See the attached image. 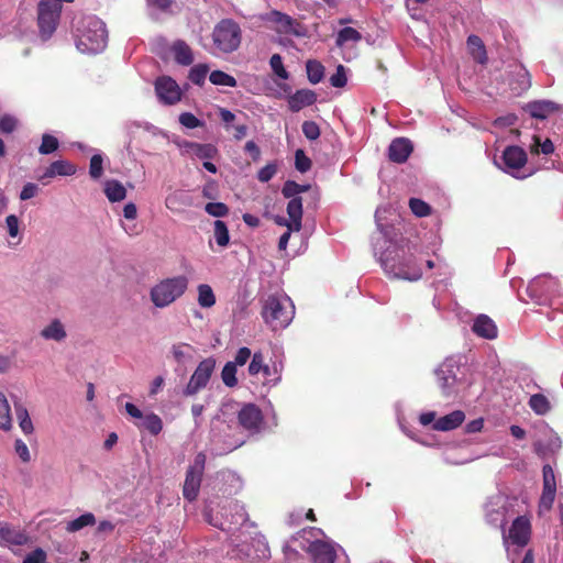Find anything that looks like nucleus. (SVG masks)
<instances>
[{
	"instance_id": "nucleus-64",
	"label": "nucleus",
	"mask_w": 563,
	"mask_h": 563,
	"mask_svg": "<svg viewBox=\"0 0 563 563\" xmlns=\"http://www.w3.org/2000/svg\"><path fill=\"white\" fill-rule=\"evenodd\" d=\"M244 150H245V152L251 154V156L254 161L258 159V157L261 155V150L254 141H247Z\"/></svg>"
},
{
	"instance_id": "nucleus-53",
	"label": "nucleus",
	"mask_w": 563,
	"mask_h": 563,
	"mask_svg": "<svg viewBox=\"0 0 563 563\" xmlns=\"http://www.w3.org/2000/svg\"><path fill=\"white\" fill-rule=\"evenodd\" d=\"M543 488L556 489L555 474L550 464H545L542 468Z\"/></svg>"
},
{
	"instance_id": "nucleus-2",
	"label": "nucleus",
	"mask_w": 563,
	"mask_h": 563,
	"mask_svg": "<svg viewBox=\"0 0 563 563\" xmlns=\"http://www.w3.org/2000/svg\"><path fill=\"white\" fill-rule=\"evenodd\" d=\"M187 287L188 278L186 276L163 279L151 289V300L155 307L165 308L181 297Z\"/></svg>"
},
{
	"instance_id": "nucleus-48",
	"label": "nucleus",
	"mask_w": 563,
	"mask_h": 563,
	"mask_svg": "<svg viewBox=\"0 0 563 563\" xmlns=\"http://www.w3.org/2000/svg\"><path fill=\"white\" fill-rule=\"evenodd\" d=\"M269 65L273 69V71L282 79H288L289 74L285 69L283 64V58L279 54H274L269 59Z\"/></svg>"
},
{
	"instance_id": "nucleus-51",
	"label": "nucleus",
	"mask_w": 563,
	"mask_h": 563,
	"mask_svg": "<svg viewBox=\"0 0 563 563\" xmlns=\"http://www.w3.org/2000/svg\"><path fill=\"white\" fill-rule=\"evenodd\" d=\"M302 133L309 141H316L320 136V128L314 121H305L302 123Z\"/></svg>"
},
{
	"instance_id": "nucleus-55",
	"label": "nucleus",
	"mask_w": 563,
	"mask_h": 563,
	"mask_svg": "<svg viewBox=\"0 0 563 563\" xmlns=\"http://www.w3.org/2000/svg\"><path fill=\"white\" fill-rule=\"evenodd\" d=\"M277 173V166L275 164H267L262 167L257 173V179L261 183L269 181Z\"/></svg>"
},
{
	"instance_id": "nucleus-28",
	"label": "nucleus",
	"mask_w": 563,
	"mask_h": 563,
	"mask_svg": "<svg viewBox=\"0 0 563 563\" xmlns=\"http://www.w3.org/2000/svg\"><path fill=\"white\" fill-rule=\"evenodd\" d=\"M41 335L46 340L63 341L66 338V331L63 323L55 319L41 331Z\"/></svg>"
},
{
	"instance_id": "nucleus-27",
	"label": "nucleus",
	"mask_w": 563,
	"mask_h": 563,
	"mask_svg": "<svg viewBox=\"0 0 563 563\" xmlns=\"http://www.w3.org/2000/svg\"><path fill=\"white\" fill-rule=\"evenodd\" d=\"M467 48L472 57L479 64L487 62V53L482 38L477 35H470L467 37Z\"/></svg>"
},
{
	"instance_id": "nucleus-56",
	"label": "nucleus",
	"mask_w": 563,
	"mask_h": 563,
	"mask_svg": "<svg viewBox=\"0 0 563 563\" xmlns=\"http://www.w3.org/2000/svg\"><path fill=\"white\" fill-rule=\"evenodd\" d=\"M179 122L181 125L188 129H196L202 125V122L190 112H184L179 115Z\"/></svg>"
},
{
	"instance_id": "nucleus-11",
	"label": "nucleus",
	"mask_w": 563,
	"mask_h": 563,
	"mask_svg": "<svg viewBox=\"0 0 563 563\" xmlns=\"http://www.w3.org/2000/svg\"><path fill=\"white\" fill-rule=\"evenodd\" d=\"M262 410L254 404H245L238 413L240 426L251 432H257L263 423Z\"/></svg>"
},
{
	"instance_id": "nucleus-49",
	"label": "nucleus",
	"mask_w": 563,
	"mask_h": 563,
	"mask_svg": "<svg viewBox=\"0 0 563 563\" xmlns=\"http://www.w3.org/2000/svg\"><path fill=\"white\" fill-rule=\"evenodd\" d=\"M102 156L100 154H95L90 158V165H89V175L93 179H99L102 175L103 167H102Z\"/></svg>"
},
{
	"instance_id": "nucleus-40",
	"label": "nucleus",
	"mask_w": 563,
	"mask_h": 563,
	"mask_svg": "<svg viewBox=\"0 0 563 563\" xmlns=\"http://www.w3.org/2000/svg\"><path fill=\"white\" fill-rule=\"evenodd\" d=\"M208 71V65L198 64L190 69L188 78L192 84L202 86L205 84Z\"/></svg>"
},
{
	"instance_id": "nucleus-14",
	"label": "nucleus",
	"mask_w": 563,
	"mask_h": 563,
	"mask_svg": "<svg viewBox=\"0 0 563 563\" xmlns=\"http://www.w3.org/2000/svg\"><path fill=\"white\" fill-rule=\"evenodd\" d=\"M29 541L27 534L20 528L12 527L8 522L0 521V545H24Z\"/></svg>"
},
{
	"instance_id": "nucleus-57",
	"label": "nucleus",
	"mask_w": 563,
	"mask_h": 563,
	"mask_svg": "<svg viewBox=\"0 0 563 563\" xmlns=\"http://www.w3.org/2000/svg\"><path fill=\"white\" fill-rule=\"evenodd\" d=\"M262 368H264V357L260 352L254 353L249 365L250 375H257L262 372Z\"/></svg>"
},
{
	"instance_id": "nucleus-59",
	"label": "nucleus",
	"mask_w": 563,
	"mask_h": 563,
	"mask_svg": "<svg viewBox=\"0 0 563 563\" xmlns=\"http://www.w3.org/2000/svg\"><path fill=\"white\" fill-rule=\"evenodd\" d=\"M15 452L16 454L20 456V459L23 461V462H29L31 460V455H30V452H29V448L27 445L20 439H18L15 441Z\"/></svg>"
},
{
	"instance_id": "nucleus-41",
	"label": "nucleus",
	"mask_w": 563,
	"mask_h": 563,
	"mask_svg": "<svg viewBox=\"0 0 563 563\" xmlns=\"http://www.w3.org/2000/svg\"><path fill=\"white\" fill-rule=\"evenodd\" d=\"M59 146V142L57 137L51 134H43L42 135V143L38 146V153L42 155H48L53 152H55Z\"/></svg>"
},
{
	"instance_id": "nucleus-61",
	"label": "nucleus",
	"mask_w": 563,
	"mask_h": 563,
	"mask_svg": "<svg viewBox=\"0 0 563 563\" xmlns=\"http://www.w3.org/2000/svg\"><path fill=\"white\" fill-rule=\"evenodd\" d=\"M9 235L15 238L19 233V219L14 214H10L5 219Z\"/></svg>"
},
{
	"instance_id": "nucleus-6",
	"label": "nucleus",
	"mask_w": 563,
	"mask_h": 563,
	"mask_svg": "<svg viewBox=\"0 0 563 563\" xmlns=\"http://www.w3.org/2000/svg\"><path fill=\"white\" fill-rule=\"evenodd\" d=\"M282 195L289 199L287 205V214L292 219V228L301 230L302 221V198L298 195V183L294 180H287L283 185Z\"/></svg>"
},
{
	"instance_id": "nucleus-13",
	"label": "nucleus",
	"mask_w": 563,
	"mask_h": 563,
	"mask_svg": "<svg viewBox=\"0 0 563 563\" xmlns=\"http://www.w3.org/2000/svg\"><path fill=\"white\" fill-rule=\"evenodd\" d=\"M531 537V523L526 516H519L509 529L508 538L518 547H525L529 543Z\"/></svg>"
},
{
	"instance_id": "nucleus-43",
	"label": "nucleus",
	"mask_w": 563,
	"mask_h": 563,
	"mask_svg": "<svg viewBox=\"0 0 563 563\" xmlns=\"http://www.w3.org/2000/svg\"><path fill=\"white\" fill-rule=\"evenodd\" d=\"M409 207H410L411 212L419 218L427 217V216L431 214L430 205H428L422 199L410 198Z\"/></svg>"
},
{
	"instance_id": "nucleus-16",
	"label": "nucleus",
	"mask_w": 563,
	"mask_h": 563,
	"mask_svg": "<svg viewBox=\"0 0 563 563\" xmlns=\"http://www.w3.org/2000/svg\"><path fill=\"white\" fill-rule=\"evenodd\" d=\"M308 552L311 554L314 563H334L336 560L334 548L321 540L313 541L309 545Z\"/></svg>"
},
{
	"instance_id": "nucleus-20",
	"label": "nucleus",
	"mask_w": 563,
	"mask_h": 563,
	"mask_svg": "<svg viewBox=\"0 0 563 563\" xmlns=\"http://www.w3.org/2000/svg\"><path fill=\"white\" fill-rule=\"evenodd\" d=\"M317 101V93L310 89H300L288 99L289 109L298 112L305 107H309Z\"/></svg>"
},
{
	"instance_id": "nucleus-45",
	"label": "nucleus",
	"mask_w": 563,
	"mask_h": 563,
	"mask_svg": "<svg viewBox=\"0 0 563 563\" xmlns=\"http://www.w3.org/2000/svg\"><path fill=\"white\" fill-rule=\"evenodd\" d=\"M143 427L151 434L157 435L163 429V422H162V419L157 415L151 413L144 418Z\"/></svg>"
},
{
	"instance_id": "nucleus-58",
	"label": "nucleus",
	"mask_w": 563,
	"mask_h": 563,
	"mask_svg": "<svg viewBox=\"0 0 563 563\" xmlns=\"http://www.w3.org/2000/svg\"><path fill=\"white\" fill-rule=\"evenodd\" d=\"M46 553L43 549L37 548L26 555L23 563H45Z\"/></svg>"
},
{
	"instance_id": "nucleus-26",
	"label": "nucleus",
	"mask_w": 563,
	"mask_h": 563,
	"mask_svg": "<svg viewBox=\"0 0 563 563\" xmlns=\"http://www.w3.org/2000/svg\"><path fill=\"white\" fill-rule=\"evenodd\" d=\"M438 386L444 396H451L456 383V376L452 369H439L435 373Z\"/></svg>"
},
{
	"instance_id": "nucleus-30",
	"label": "nucleus",
	"mask_w": 563,
	"mask_h": 563,
	"mask_svg": "<svg viewBox=\"0 0 563 563\" xmlns=\"http://www.w3.org/2000/svg\"><path fill=\"white\" fill-rule=\"evenodd\" d=\"M14 410L16 419L19 420V426L22 429V431L25 434L32 433L34 428L32 420L29 416L27 409L20 401H14Z\"/></svg>"
},
{
	"instance_id": "nucleus-25",
	"label": "nucleus",
	"mask_w": 563,
	"mask_h": 563,
	"mask_svg": "<svg viewBox=\"0 0 563 563\" xmlns=\"http://www.w3.org/2000/svg\"><path fill=\"white\" fill-rule=\"evenodd\" d=\"M172 52L177 64L188 66L194 63L192 49L186 42L176 41L172 46Z\"/></svg>"
},
{
	"instance_id": "nucleus-18",
	"label": "nucleus",
	"mask_w": 563,
	"mask_h": 563,
	"mask_svg": "<svg viewBox=\"0 0 563 563\" xmlns=\"http://www.w3.org/2000/svg\"><path fill=\"white\" fill-rule=\"evenodd\" d=\"M523 109L532 118L544 120L550 114L558 112L560 110V106L553 101L538 100L529 102Z\"/></svg>"
},
{
	"instance_id": "nucleus-33",
	"label": "nucleus",
	"mask_w": 563,
	"mask_h": 563,
	"mask_svg": "<svg viewBox=\"0 0 563 563\" xmlns=\"http://www.w3.org/2000/svg\"><path fill=\"white\" fill-rule=\"evenodd\" d=\"M96 523V517L91 512H86L78 518L67 522L66 530L68 532H77L85 527L93 526Z\"/></svg>"
},
{
	"instance_id": "nucleus-34",
	"label": "nucleus",
	"mask_w": 563,
	"mask_h": 563,
	"mask_svg": "<svg viewBox=\"0 0 563 563\" xmlns=\"http://www.w3.org/2000/svg\"><path fill=\"white\" fill-rule=\"evenodd\" d=\"M362 34L354 27L345 26L338 32L335 44L341 47L347 42H360Z\"/></svg>"
},
{
	"instance_id": "nucleus-8",
	"label": "nucleus",
	"mask_w": 563,
	"mask_h": 563,
	"mask_svg": "<svg viewBox=\"0 0 563 563\" xmlns=\"http://www.w3.org/2000/svg\"><path fill=\"white\" fill-rule=\"evenodd\" d=\"M155 92L163 104L173 106L181 100L179 85L169 76H159L155 80Z\"/></svg>"
},
{
	"instance_id": "nucleus-24",
	"label": "nucleus",
	"mask_w": 563,
	"mask_h": 563,
	"mask_svg": "<svg viewBox=\"0 0 563 563\" xmlns=\"http://www.w3.org/2000/svg\"><path fill=\"white\" fill-rule=\"evenodd\" d=\"M185 148L199 159H212L218 155V148L209 143L186 142Z\"/></svg>"
},
{
	"instance_id": "nucleus-5",
	"label": "nucleus",
	"mask_w": 563,
	"mask_h": 563,
	"mask_svg": "<svg viewBox=\"0 0 563 563\" xmlns=\"http://www.w3.org/2000/svg\"><path fill=\"white\" fill-rule=\"evenodd\" d=\"M108 32L106 25L98 19L89 21L87 30L80 37V43L86 46L89 52L98 53L107 46Z\"/></svg>"
},
{
	"instance_id": "nucleus-29",
	"label": "nucleus",
	"mask_w": 563,
	"mask_h": 563,
	"mask_svg": "<svg viewBox=\"0 0 563 563\" xmlns=\"http://www.w3.org/2000/svg\"><path fill=\"white\" fill-rule=\"evenodd\" d=\"M104 194L111 202H118L125 198L126 190L120 181L112 179L106 181Z\"/></svg>"
},
{
	"instance_id": "nucleus-63",
	"label": "nucleus",
	"mask_w": 563,
	"mask_h": 563,
	"mask_svg": "<svg viewBox=\"0 0 563 563\" xmlns=\"http://www.w3.org/2000/svg\"><path fill=\"white\" fill-rule=\"evenodd\" d=\"M483 427H484V420L482 418L475 419V420L470 421L465 426V432L466 433H476V432H479L483 429Z\"/></svg>"
},
{
	"instance_id": "nucleus-23",
	"label": "nucleus",
	"mask_w": 563,
	"mask_h": 563,
	"mask_svg": "<svg viewBox=\"0 0 563 563\" xmlns=\"http://www.w3.org/2000/svg\"><path fill=\"white\" fill-rule=\"evenodd\" d=\"M76 173V166L68 161L58 159L53 162L38 178L44 183L46 178H53L55 176H71Z\"/></svg>"
},
{
	"instance_id": "nucleus-47",
	"label": "nucleus",
	"mask_w": 563,
	"mask_h": 563,
	"mask_svg": "<svg viewBox=\"0 0 563 563\" xmlns=\"http://www.w3.org/2000/svg\"><path fill=\"white\" fill-rule=\"evenodd\" d=\"M534 147L531 148V153L539 154L540 152L549 155L554 152V145L550 139H547L544 142H541V139L538 135L533 136Z\"/></svg>"
},
{
	"instance_id": "nucleus-50",
	"label": "nucleus",
	"mask_w": 563,
	"mask_h": 563,
	"mask_svg": "<svg viewBox=\"0 0 563 563\" xmlns=\"http://www.w3.org/2000/svg\"><path fill=\"white\" fill-rule=\"evenodd\" d=\"M295 166L300 173H306L311 168V159L302 150H297L295 153Z\"/></svg>"
},
{
	"instance_id": "nucleus-52",
	"label": "nucleus",
	"mask_w": 563,
	"mask_h": 563,
	"mask_svg": "<svg viewBox=\"0 0 563 563\" xmlns=\"http://www.w3.org/2000/svg\"><path fill=\"white\" fill-rule=\"evenodd\" d=\"M18 126V120L11 114L0 117V132L4 134L12 133Z\"/></svg>"
},
{
	"instance_id": "nucleus-19",
	"label": "nucleus",
	"mask_w": 563,
	"mask_h": 563,
	"mask_svg": "<svg viewBox=\"0 0 563 563\" xmlns=\"http://www.w3.org/2000/svg\"><path fill=\"white\" fill-rule=\"evenodd\" d=\"M201 478L202 474L196 472V467H188L183 486V495L188 501H194L197 499Z\"/></svg>"
},
{
	"instance_id": "nucleus-9",
	"label": "nucleus",
	"mask_w": 563,
	"mask_h": 563,
	"mask_svg": "<svg viewBox=\"0 0 563 563\" xmlns=\"http://www.w3.org/2000/svg\"><path fill=\"white\" fill-rule=\"evenodd\" d=\"M266 20L275 24V30L279 34H290L295 36L303 35L302 24L286 13L272 10L269 13H267Z\"/></svg>"
},
{
	"instance_id": "nucleus-37",
	"label": "nucleus",
	"mask_w": 563,
	"mask_h": 563,
	"mask_svg": "<svg viewBox=\"0 0 563 563\" xmlns=\"http://www.w3.org/2000/svg\"><path fill=\"white\" fill-rule=\"evenodd\" d=\"M213 235L219 246L225 247L230 242L229 229L222 220H216L213 224Z\"/></svg>"
},
{
	"instance_id": "nucleus-62",
	"label": "nucleus",
	"mask_w": 563,
	"mask_h": 563,
	"mask_svg": "<svg viewBox=\"0 0 563 563\" xmlns=\"http://www.w3.org/2000/svg\"><path fill=\"white\" fill-rule=\"evenodd\" d=\"M251 357V350L249 347H240L239 351L236 352L235 354V358H234V364L235 366L240 365H244L247 360Z\"/></svg>"
},
{
	"instance_id": "nucleus-1",
	"label": "nucleus",
	"mask_w": 563,
	"mask_h": 563,
	"mask_svg": "<svg viewBox=\"0 0 563 563\" xmlns=\"http://www.w3.org/2000/svg\"><path fill=\"white\" fill-rule=\"evenodd\" d=\"M294 313V306L289 299L276 296H268L261 311L264 322L273 331L286 328L292 320Z\"/></svg>"
},
{
	"instance_id": "nucleus-12",
	"label": "nucleus",
	"mask_w": 563,
	"mask_h": 563,
	"mask_svg": "<svg viewBox=\"0 0 563 563\" xmlns=\"http://www.w3.org/2000/svg\"><path fill=\"white\" fill-rule=\"evenodd\" d=\"M390 267L395 272V276L408 279V280H418L422 276V271L416 262L413 254H404L401 260L398 263H394Z\"/></svg>"
},
{
	"instance_id": "nucleus-4",
	"label": "nucleus",
	"mask_w": 563,
	"mask_h": 563,
	"mask_svg": "<svg viewBox=\"0 0 563 563\" xmlns=\"http://www.w3.org/2000/svg\"><path fill=\"white\" fill-rule=\"evenodd\" d=\"M59 8L56 0H41L37 5V25L43 40L49 38L55 32L59 18Z\"/></svg>"
},
{
	"instance_id": "nucleus-36",
	"label": "nucleus",
	"mask_w": 563,
	"mask_h": 563,
	"mask_svg": "<svg viewBox=\"0 0 563 563\" xmlns=\"http://www.w3.org/2000/svg\"><path fill=\"white\" fill-rule=\"evenodd\" d=\"M198 303L202 308H211L216 305V296L209 285L201 284L198 286Z\"/></svg>"
},
{
	"instance_id": "nucleus-60",
	"label": "nucleus",
	"mask_w": 563,
	"mask_h": 563,
	"mask_svg": "<svg viewBox=\"0 0 563 563\" xmlns=\"http://www.w3.org/2000/svg\"><path fill=\"white\" fill-rule=\"evenodd\" d=\"M37 186L33 183H27L23 186L21 192H20V199L21 200H29L33 198L37 194Z\"/></svg>"
},
{
	"instance_id": "nucleus-42",
	"label": "nucleus",
	"mask_w": 563,
	"mask_h": 563,
	"mask_svg": "<svg viewBox=\"0 0 563 563\" xmlns=\"http://www.w3.org/2000/svg\"><path fill=\"white\" fill-rule=\"evenodd\" d=\"M221 378L225 386L228 387H234L238 385L236 379V366L232 362H228L221 372Z\"/></svg>"
},
{
	"instance_id": "nucleus-17",
	"label": "nucleus",
	"mask_w": 563,
	"mask_h": 563,
	"mask_svg": "<svg viewBox=\"0 0 563 563\" xmlns=\"http://www.w3.org/2000/svg\"><path fill=\"white\" fill-rule=\"evenodd\" d=\"M472 331L483 339L494 340L497 338L498 329L494 320L486 314H479L474 320Z\"/></svg>"
},
{
	"instance_id": "nucleus-3",
	"label": "nucleus",
	"mask_w": 563,
	"mask_h": 563,
	"mask_svg": "<svg viewBox=\"0 0 563 563\" xmlns=\"http://www.w3.org/2000/svg\"><path fill=\"white\" fill-rule=\"evenodd\" d=\"M241 40L242 31L234 20L223 19L216 24L212 41L219 52L228 54L236 51Z\"/></svg>"
},
{
	"instance_id": "nucleus-22",
	"label": "nucleus",
	"mask_w": 563,
	"mask_h": 563,
	"mask_svg": "<svg viewBox=\"0 0 563 563\" xmlns=\"http://www.w3.org/2000/svg\"><path fill=\"white\" fill-rule=\"evenodd\" d=\"M503 161L506 167L519 169L527 163V154L520 146H507L503 153Z\"/></svg>"
},
{
	"instance_id": "nucleus-32",
	"label": "nucleus",
	"mask_w": 563,
	"mask_h": 563,
	"mask_svg": "<svg viewBox=\"0 0 563 563\" xmlns=\"http://www.w3.org/2000/svg\"><path fill=\"white\" fill-rule=\"evenodd\" d=\"M528 404L532 411L540 416L547 415L551 409L549 399L542 394L532 395Z\"/></svg>"
},
{
	"instance_id": "nucleus-38",
	"label": "nucleus",
	"mask_w": 563,
	"mask_h": 563,
	"mask_svg": "<svg viewBox=\"0 0 563 563\" xmlns=\"http://www.w3.org/2000/svg\"><path fill=\"white\" fill-rule=\"evenodd\" d=\"M192 351V346L187 343H177L172 346L173 357L178 364H184L187 360H189L191 357L190 352Z\"/></svg>"
},
{
	"instance_id": "nucleus-54",
	"label": "nucleus",
	"mask_w": 563,
	"mask_h": 563,
	"mask_svg": "<svg viewBox=\"0 0 563 563\" xmlns=\"http://www.w3.org/2000/svg\"><path fill=\"white\" fill-rule=\"evenodd\" d=\"M346 81L345 68L343 65H339L336 71L330 77V84L335 88H342L346 85Z\"/></svg>"
},
{
	"instance_id": "nucleus-15",
	"label": "nucleus",
	"mask_w": 563,
	"mask_h": 563,
	"mask_svg": "<svg viewBox=\"0 0 563 563\" xmlns=\"http://www.w3.org/2000/svg\"><path fill=\"white\" fill-rule=\"evenodd\" d=\"M413 151V145L406 137H397L388 146V158L390 162L402 164Z\"/></svg>"
},
{
	"instance_id": "nucleus-10",
	"label": "nucleus",
	"mask_w": 563,
	"mask_h": 563,
	"mask_svg": "<svg viewBox=\"0 0 563 563\" xmlns=\"http://www.w3.org/2000/svg\"><path fill=\"white\" fill-rule=\"evenodd\" d=\"M561 439L551 429L543 430L533 442L534 453L545 459L549 455L556 453L561 449Z\"/></svg>"
},
{
	"instance_id": "nucleus-35",
	"label": "nucleus",
	"mask_w": 563,
	"mask_h": 563,
	"mask_svg": "<svg viewBox=\"0 0 563 563\" xmlns=\"http://www.w3.org/2000/svg\"><path fill=\"white\" fill-rule=\"evenodd\" d=\"M306 70L309 81L313 85L320 82L324 76L323 65L314 59H309L306 63Z\"/></svg>"
},
{
	"instance_id": "nucleus-39",
	"label": "nucleus",
	"mask_w": 563,
	"mask_h": 563,
	"mask_svg": "<svg viewBox=\"0 0 563 563\" xmlns=\"http://www.w3.org/2000/svg\"><path fill=\"white\" fill-rule=\"evenodd\" d=\"M209 80L216 86H236V79L222 70H213L209 76Z\"/></svg>"
},
{
	"instance_id": "nucleus-44",
	"label": "nucleus",
	"mask_w": 563,
	"mask_h": 563,
	"mask_svg": "<svg viewBox=\"0 0 563 563\" xmlns=\"http://www.w3.org/2000/svg\"><path fill=\"white\" fill-rule=\"evenodd\" d=\"M0 428L3 430L11 428L10 407L2 393H0Z\"/></svg>"
},
{
	"instance_id": "nucleus-7",
	"label": "nucleus",
	"mask_w": 563,
	"mask_h": 563,
	"mask_svg": "<svg viewBox=\"0 0 563 563\" xmlns=\"http://www.w3.org/2000/svg\"><path fill=\"white\" fill-rule=\"evenodd\" d=\"M216 367V360L212 357H208L202 360L194 374L191 375L187 386L184 389L185 396H194L200 389L205 388L210 380V377Z\"/></svg>"
},
{
	"instance_id": "nucleus-31",
	"label": "nucleus",
	"mask_w": 563,
	"mask_h": 563,
	"mask_svg": "<svg viewBox=\"0 0 563 563\" xmlns=\"http://www.w3.org/2000/svg\"><path fill=\"white\" fill-rule=\"evenodd\" d=\"M555 495H556V489L542 487V494L540 496L539 505H538L539 516H542L552 509L554 500H555Z\"/></svg>"
},
{
	"instance_id": "nucleus-21",
	"label": "nucleus",
	"mask_w": 563,
	"mask_h": 563,
	"mask_svg": "<svg viewBox=\"0 0 563 563\" xmlns=\"http://www.w3.org/2000/svg\"><path fill=\"white\" fill-rule=\"evenodd\" d=\"M465 420V413L462 410H454L439 419L432 426L435 431H451L460 427Z\"/></svg>"
},
{
	"instance_id": "nucleus-46",
	"label": "nucleus",
	"mask_w": 563,
	"mask_h": 563,
	"mask_svg": "<svg viewBox=\"0 0 563 563\" xmlns=\"http://www.w3.org/2000/svg\"><path fill=\"white\" fill-rule=\"evenodd\" d=\"M205 210L208 214L222 218L229 214V207L223 202H208L205 207Z\"/></svg>"
}]
</instances>
